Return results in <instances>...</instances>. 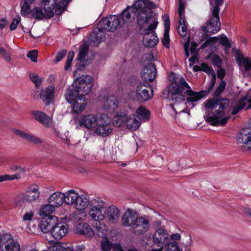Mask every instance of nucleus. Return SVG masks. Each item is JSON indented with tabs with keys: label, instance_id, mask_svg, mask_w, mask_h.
Listing matches in <instances>:
<instances>
[{
	"label": "nucleus",
	"instance_id": "37998d69",
	"mask_svg": "<svg viewBox=\"0 0 251 251\" xmlns=\"http://www.w3.org/2000/svg\"><path fill=\"white\" fill-rule=\"evenodd\" d=\"M42 7H33L31 12L32 17L38 21L42 20L44 18L46 19V13H44Z\"/></svg>",
	"mask_w": 251,
	"mask_h": 251
},
{
	"label": "nucleus",
	"instance_id": "6e6552de",
	"mask_svg": "<svg viewBox=\"0 0 251 251\" xmlns=\"http://www.w3.org/2000/svg\"><path fill=\"white\" fill-rule=\"evenodd\" d=\"M171 240L167 230L162 228L156 229L152 235V241L154 245L158 247V249H161V251L164 247Z\"/></svg>",
	"mask_w": 251,
	"mask_h": 251
},
{
	"label": "nucleus",
	"instance_id": "09e8293b",
	"mask_svg": "<svg viewBox=\"0 0 251 251\" xmlns=\"http://www.w3.org/2000/svg\"><path fill=\"white\" fill-rule=\"evenodd\" d=\"M29 77L31 81L34 84L36 87L38 88L43 81L42 78L40 77L38 75L32 73L29 74Z\"/></svg>",
	"mask_w": 251,
	"mask_h": 251
},
{
	"label": "nucleus",
	"instance_id": "1a4fd4ad",
	"mask_svg": "<svg viewBox=\"0 0 251 251\" xmlns=\"http://www.w3.org/2000/svg\"><path fill=\"white\" fill-rule=\"evenodd\" d=\"M150 222L145 216L136 217L132 222V229L136 235H142L148 231Z\"/></svg>",
	"mask_w": 251,
	"mask_h": 251
},
{
	"label": "nucleus",
	"instance_id": "c756f323",
	"mask_svg": "<svg viewBox=\"0 0 251 251\" xmlns=\"http://www.w3.org/2000/svg\"><path fill=\"white\" fill-rule=\"evenodd\" d=\"M203 93H204L203 90H201L199 92H195L190 87L189 89H186L185 92V93H186L188 96L186 99V101L188 103L198 101L204 96Z\"/></svg>",
	"mask_w": 251,
	"mask_h": 251
},
{
	"label": "nucleus",
	"instance_id": "bf43d9fd",
	"mask_svg": "<svg viewBox=\"0 0 251 251\" xmlns=\"http://www.w3.org/2000/svg\"><path fill=\"white\" fill-rule=\"evenodd\" d=\"M219 43L226 49L230 48L231 45L228 38L224 35H222L219 38Z\"/></svg>",
	"mask_w": 251,
	"mask_h": 251
},
{
	"label": "nucleus",
	"instance_id": "5fc2aeb1",
	"mask_svg": "<svg viewBox=\"0 0 251 251\" xmlns=\"http://www.w3.org/2000/svg\"><path fill=\"white\" fill-rule=\"evenodd\" d=\"M219 40L217 37H212L208 38L201 46V49H204L206 47L212 46L214 43H216Z\"/></svg>",
	"mask_w": 251,
	"mask_h": 251
},
{
	"label": "nucleus",
	"instance_id": "774afa93",
	"mask_svg": "<svg viewBox=\"0 0 251 251\" xmlns=\"http://www.w3.org/2000/svg\"><path fill=\"white\" fill-rule=\"evenodd\" d=\"M0 54H1L3 59L6 62H10L11 61L10 52L6 51L4 49L0 47Z\"/></svg>",
	"mask_w": 251,
	"mask_h": 251
},
{
	"label": "nucleus",
	"instance_id": "864d4df0",
	"mask_svg": "<svg viewBox=\"0 0 251 251\" xmlns=\"http://www.w3.org/2000/svg\"><path fill=\"white\" fill-rule=\"evenodd\" d=\"M21 178V175L19 173L15 174L12 175H4L0 176V182L7 180H13L14 179H19Z\"/></svg>",
	"mask_w": 251,
	"mask_h": 251
},
{
	"label": "nucleus",
	"instance_id": "4be33fe9",
	"mask_svg": "<svg viewBox=\"0 0 251 251\" xmlns=\"http://www.w3.org/2000/svg\"><path fill=\"white\" fill-rule=\"evenodd\" d=\"M56 0H42L41 5L46 13V19H50L54 16V7Z\"/></svg>",
	"mask_w": 251,
	"mask_h": 251
},
{
	"label": "nucleus",
	"instance_id": "aec40b11",
	"mask_svg": "<svg viewBox=\"0 0 251 251\" xmlns=\"http://www.w3.org/2000/svg\"><path fill=\"white\" fill-rule=\"evenodd\" d=\"M105 30L100 28L98 25V27L94 29L92 33L89 35L88 40L92 46H98L105 38Z\"/></svg>",
	"mask_w": 251,
	"mask_h": 251
},
{
	"label": "nucleus",
	"instance_id": "5701e85b",
	"mask_svg": "<svg viewBox=\"0 0 251 251\" xmlns=\"http://www.w3.org/2000/svg\"><path fill=\"white\" fill-rule=\"evenodd\" d=\"M89 49V45L86 42H84L80 46L77 54V59L80 61L79 69H82L85 67V62H86V57L88 55Z\"/></svg>",
	"mask_w": 251,
	"mask_h": 251
},
{
	"label": "nucleus",
	"instance_id": "412c9836",
	"mask_svg": "<svg viewBox=\"0 0 251 251\" xmlns=\"http://www.w3.org/2000/svg\"><path fill=\"white\" fill-rule=\"evenodd\" d=\"M41 99L47 105L52 103L54 97V87L50 86L45 89H42L40 93Z\"/></svg>",
	"mask_w": 251,
	"mask_h": 251
},
{
	"label": "nucleus",
	"instance_id": "13d9d810",
	"mask_svg": "<svg viewBox=\"0 0 251 251\" xmlns=\"http://www.w3.org/2000/svg\"><path fill=\"white\" fill-rule=\"evenodd\" d=\"M74 55L75 53L73 51H70L69 52L67 55V59L64 67V69L66 71L69 70L70 68L73 58L74 57Z\"/></svg>",
	"mask_w": 251,
	"mask_h": 251
},
{
	"label": "nucleus",
	"instance_id": "423d86ee",
	"mask_svg": "<svg viewBox=\"0 0 251 251\" xmlns=\"http://www.w3.org/2000/svg\"><path fill=\"white\" fill-rule=\"evenodd\" d=\"M108 121V117L107 115L101 116L94 132L103 137L109 135L112 132V125L109 123Z\"/></svg>",
	"mask_w": 251,
	"mask_h": 251
},
{
	"label": "nucleus",
	"instance_id": "0eeeda50",
	"mask_svg": "<svg viewBox=\"0 0 251 251\" xmlns=\"http://www.w3.org/2000/svg\"><path fill=\"white\" fill-rule=\"evenodd\" d=\"M119 17L115 15H110L106 18H102L99 22L100 28L109 32L116 30L120 24Z\"/></svg>",
	"mask_w": 251,
	"mask_h": 251
},
{
	"label": "nucleus",
	"instance_id": "39448f33",
	"mask_svg": "<svg viewBox=\"0 0 251 251\" xmlns=\"http://www.w3.org/2000/svg\"><path fill=\"white\" fill-rule=\"evenodd\" d=\"M153 96L152 86L150 83L140 82L136 88L137 100L140 102L149 100Z\"/></svg>",
	"mask_w": 251,
	"mask_h": 251
},
{
	"label": "nucleus",
	"instance_id": "e2e57ef3",
	"mask_svg": "<svg viewBox=\"0 0 251 251\" xmlns=\"http://www.w3.org/2000/svg\"><path fill=\"white\" fill-rule=\"evenodd\" d=\"M201 71L211 75L215 74V73L212 67L208 66L206 63H202L201 64Z\"/></svg>",
	"mask_w": 251,
	"mask_h": 251
},
{
	"label": "nucleus",
	"instance_id": "79ce46f5",
	"mask_svg": "<svg viewBox=\"0 0 251 251\" xmlns=\"http://www.w3.org/2000/svg\"><path fill=\"white\" fill-rule=\"evenodd\" d=\"M238 63L242 62L246 72H249L251 69V60L248 58H245L242 54H238L236 57Z\"/></svg>",
	"mask_w": 251,
	"mask_h": 251
},
{
	"label": "nucleus",
	"instance_id": "6e6d98bb",
	"mask_svg": "<svg viewBox=\"0 0 251 251\" xmlns=\"http://www.w3.org/2000/svg\"><path fill=\"white\" fill-rule=\"evenodd\" d=\"M187 25L188 24L185 20V18H183L182 19H180L179 21V25H181V33H179L180 36H185L187 35Z\"/></svg>",
	"mask_w": 251,
	"mask_h": 251
},
{
	"label": "nucleus",
	"instance_id": "49530a36",
	"mask_svg": "<svg viewBox=\"0 0 251 251\" xmlns=\"http://www.w3.org/2000/svg\"><path fill=\"white\" fill-rule=\"evenodd\" d=\"M68 4H65L64 2L61 0L59 2H57V0H55V4H53L54 7L55 13L56 15H60L62 12L67 9Z\"/></svg>",
	"mask_w": 251,
	"mask_h": 251
},
{
	"label": "nucleus",
	"instance_id": "e433bc0d",
	"mask_svg": "<svg viewBox=\"0 0 251 251\" xmlns=\"http://www.w3.org/2000/svg\"><path fill=\"white\" fill-rule=\"evenodd\" d=\"M93 226L95 228L98 237L102 239L107 237L108 230L105 224H101L100 221H97L93 224Z\"/></svg>",
	"mask_w": 251,
	"mask_h": 251
},
{
	"label": "nucleus",
	"instance_id": "a19ab883",
	"mask_svg": "<svg viewBox=\"0 0 251 251\" xmlns=\"http://www.w3.org/2000/svg\"><path fill=\"white\" fill-rule=\"evenodd\" d=\"M64 196L65 197L64 202L67 204H75L77 200L78 194L76 193L74 190H70L67 193L64 194Z\"/></svg>",
	"mask_w": 251,
	"mask_h": 251
},
{
	"label": "nucleus",
	"instance_id": "bb28decb",
	"mask_svg": "<svg viewBox=\"0 0 251 251\" xmlns=\"http://www.w3.org/2000/svg\"><path fill=\"white\" fill-rule=\"evenodd\" d=\"M165 17L164 19V31L163 34V38L162 39V43L164 47L166 49L170 48V37H169V30L170 27V21L169 16L164 15Z\"/></svg>",
	"mask_w": 251,
	"mask_h": 251
},
{
	"label": "nucleus",
	"instance_id": "9d476101",
	"mask_svg": "<svg viewBox=\"0 0 251 251\" xmlns=\"http://www.w3.org/2000/svg\"><path fill=\"white\" fill-rule=\"evenodd\" d=\"M99 120L100 118L92 114L81 115L77 116L76 119L78 124L88 129L96 127Z\"/></svg>",
	"mask_w": 251,
	"mask_h": 251
},
{
	"label": "nucleus",
	"instance_id": "c9c22d12",
	"mask_svg": "<svg viewBox=\"0 0 251 251\" xmlns=\"http://www.w3.org/2000/svg\"><path fill=\"white\" fill-rule=\"evenodd\" d=\"M128 116L125 112L119 111L113 118V124L115 126L120 127L126 124Z\"/></svg>",
	"mask_w": 251,
	"mask_h": 251
},
{
	"label": "nucleus",
	"instance_id": "cd10ccee",
	"mask_svg": "<svg viewBox=\"0 0 251 251\" xmlns=\"http://www.w3.org/2000/svg\"><path fill=\"white\" fill-rule=\"evenodd\" d=\"M133 6H127L122 12L119 17L120 20L125 23L126 22H132L134 20L135 16L136 15L134 13V10H133Z\"/></svg>",
	"mask_w": 251,
	"mask_h": 251
},
{
	"label": "nucleus",
	"instance_id": "2f4dec72",
	"mask_svg": "<svg viewBox=\"0 0 251 251\" xmlns=\"http://www.w3.org/2000/svg\"><path fill=\"white\" fill-rule=\"evenodd\" d=\"M65 199L64 193L55 192L49 197L48 202L55 207H58L64 202Z\"/></svg>",
	"mask_w": 251,
	"mask_h": 251
},
{
	"label": "nucleus",
	"instance_id": "72a5a7b5",
	"mask_svg": "<svg viewBox=\"0 0 251 251\" xmlns=\"http://www.w3.org/2000/svg\"><path fill=\"white\" fill-rule=\"evenodd\" d=\"M89 204L91 205V201L87 195H78L75 205L77 209L82 210L84 209Z\"/></svg>",
	"mask_w": 251,
	"mask_h": 251
},
{
	"label": "nucleus",
	"instance_id": "c85d7f7f",
	"mask_svg": "<svg viewBox=\"0 0 251 251\" xmlns=\"http://www.w3.org/2000/svg\"><path fill=\"white\" fill-rule=\"evenodd\" d=\"M158 41L159 39L155 32L145 33L143 43L145 46L153 47L158 43Z\"/></svg>",
	"mask_w": 251,
	"mask_h": 251
},
{
	"label": "nucleus",
	"instance_id": "3c124183",
	"mask_svg": "<svg viewBox=\"0 0 251 251\" xmlns=\"http://www.w3.org/2000/svg\"><path fill=\"white\" fill-rule=\"evenodd\" d=\"M31 3L25 2L21 6V14L23 17H25L27 15L31 13L32 9L31 8Z\"/></svg>",
	"mask_w": 251,
	"mask_h": 251
},
{
	"label": "nucleus",
	"instance_id": "58836bf2",
	"mask_svg": "<svg viewBox=\"0 0 251 251\" xmlns=\"http://www.w3.org/2000/svg\"><path fill=\"white\" fill-rule=\"evenodd\" d=\"M134 215L132 211L128 209L127 213H125L122 217L121 223L123 226L125 227H132V222Z\"/></svg>",
	"mask_w": 251,
	"mask_h": 251
},
{
	"label": "nucleus",
	"instance_id": "393cba45",
	"mask_svg": "<svg viewBox=\"0 0 251 251\" xmlns=\"http://www.w3.org/2000/svg\"><path fill=\"white\" fill-rule=\"evenodd\" d=\"M73 102V110L76 114L83 111L87 103V99L84 95H80Z\"/></svg>",
	"mask_w": 251,
	"mask_h": 251
},
{
	"label": "nucleus",
	"instance_id": "473e14b6",
	"mask_svg": "<svg viewBox=\"0 0 251 251\" xmlns=\"http://www.w3.org/2000/svg\"><path fill=\"white\" fill-rule=\"evenodd\" d=\"M32 115L34 119L40 122L44 126H50V118L44 112L39 111H32Z\"/></svg>",
	"mask_w": 251,
	"mask_h": 251
},
{
	"label": "nucleus",
	"instance_id": "ddd939ff",
	"mask_svg": "<svg viewBox=\"0 0 251 251\" xmlns=\"http://www.w3.org/2000/svg\"><path fill=\"white\" fill-rule=\"evenodd\" d=\"M12 132L17 136L22 137L24 139L32 142L36 145L41 144L44 148L49 147V144L42 138L33 135L32 133H27L18 129H13Z\"/></svg>",
	"mask_w": 251,
	"mask_h": 251
},
{
	"label": "nucleus",
	"instance_id": "f03ea898",
	"mask_svg": "<svg viewBox=\"0 0 251 251\" xmlns=\"http://www.w3.org/2000/svg\"><path fill=\"white\" fill-rule=\"evenodd\" d=\"M132 6L140 26L148 23L150 19H155L154 12L151 10L156 8V5L150 0H137Z\"/></svg>",
	"mask_w": 251,
	"mask_h": 251
},
{
	"label": "nucleus",
	"instance_id": "f3484780",
	"mask_svg": "<svg viewBox=\"0 0 251 251\" xmlns=\"http://www.w3.org/2000/svg\"><path fill=\"white\" fill-rule=\"evenodd\" d=\"M93 78L90 75H86L77 83H75V86L78 88L80 95H87L89 93L92 86Z\"/></svg>",
	"mask_w": 251,
	"mask_h": 251
},
{
	"label": "nucleus",
	"instance_id": "052dcab7",
	"mask_svg": "<svg viewBox=\"0 0 251 251\" xmlns=\"http://www.w3.org/2000/svg\"><path fill=\"white\" fill-rule=\"evenodd\" d=\"M49 250L50 251H67V249L60 243H56L49 247Z\"/></svg>",
	"mask_w": 251,
	"mask_h": 251
},
{
	"label": "nucleus",
	"instance_id": "20e7f679",
	"mask_svg": "<svg viewBox=\"0 0 251 251\" xmlns=\"http://www.w3.org/2000/svg\"><path fill=\"white\" fill-rule=\"evenodd\" d=\"M221 23L220 22L219 13L217 14H214L212 11V16L209 20L206 25H203L201 26L202 30L204 33L202 36V40L208 38L211 33L215 34L220 30Z\"/></svg>",
	"mask_w": 251,
	"mask_h": 251
},
{
	"label": "nucleus",
	"instance_id": "de8ad7c7",
	"mask_svg": "<svg viewBox=\"0 0 251 251\" xmlns=\"http://www.w3.org/2000/svg\"><path fill=\"white\" fill-rule=\"evenodd\" d=\"M165 251H182L180 249L177 245V243L176 241L169 242L164 247Z\"/></svg>",
	"mask_w": 251,
	"mask_h": 251
},
{
	"label": "nucleus",
	"instance_id": "7c9ffc66",
	"mask_svg": "<svg viewBox=\"0 0 251 251\" xmlns=\"http://www.w3.org/2000/svg\"><path fill=\"white\" fill-rule=\"evenodd\" d=\"M80 96L78 91V88H76L75 84H72L68 87L65 94L66 100L70 103L73 101Z\"/></svg>",
	"mask_w": 251,
	"mask_h": 251
},
{
	"label": "nucleus",
	"instance_id": "dca6fc26",
	"mask_svg": "<svg viewBox=\"0 0 251 251\" xmlns=\"http://www.w3.org/2000/svg\"><path fill=\"white\" fill-rule=\"evenodd\" d=\"M237 141L243 144L246 150L251 151V127L243 128L237 135Z\"/></svg>",
	"mask_w": 251,
	"mask_h": 251
},
{
	"label": "nucleus",
	"instance_id": "603ef678",
	"mask_svg": "<svg viewBox=\"0 0 251 251\" xmlns=\"http://www.w3.org/2000/svg\"><path fill=\"white\" fill-rule=\"evenodd\" d=\"M100 247L102 251H109L112 248V244L107 237H105L102 239Z\"/></svg>",
	"mask_w": 251,
	"mask_h": 251
},
{
	"label": "nucleus",
	"instance_id": "a878e982",
	"mask_svg": "<svg viewBox=\"0 0 251 251\" xmlns=\"http://www.w3.org/2000/svg\"><path fill=\"white\" fill-rule=\"evenodd\" d=\"M118 105L116 97L113 95L108 96L105 100L103 104V109L108 113H113Z\"/></svg>",
	"mask_w": 251,
	"mask_h": 251
},
{
	"label": "nucleus",
	"instance_id": "9b49d317",
	"mask_svg": "<svg viewBox=\"0 0 251 251\" xmlns=\"http://www.w3.org/2000/svg\"><path fill=\"white\" fill-rule=\"evenodd\" d=\"M91 208L89 214L95 222L101 221L104 220L103 212L104 207L102 201L96 200L91 201Z\"/></svg>",
	"mask_w": 251,
	"mask_h": 251
},
{
	"label": "nucleus",
	"instance_id": "f257e3e1",
	"mask_svg": "<svg viewBox=\"0 0 251 251\" xmlns=\"http://www.w3.org/2000/svg\"><path fill=\"white\" fill-rule=\"evenodd\" d=\"M226 86V81L221 80L213 93V98L208 99L203 103L205 109H210L212 113L215 115L225 116V110L229 104L228 98L220 96L221 94L225 90Z\"/></svg>",
	"mask_w": 251,
	"mask_h": 251
},
{
	"label": "nucleus",
	"instance_id": "f8f14e48",
	"mask_svg": "<svg viewBox=\"0 0 251 251\" xmlns=\"http://www.w3.org/2000/svg\"><path fill=\"white\" fill-rule=\"evenodd\" d=\"M0 250L1 251H20V246L18 242L13 239L11 235L5 234L1 237Z\"/></svg>",
	"mask_w": 251,
	"mask_h": 251
},
{
	"label": "nucleus",
	"instance_id": "7ed1b4c3",
	"mask_svg": "<svg viewBox=\"0 0 251 251\" xmlns=\"http://www.w3.org/2000/svg\"><path fill=\"white\" fill-rule=\"evenodd\" d=\"M40 228L45 233L50 231L52 236L56 240L62 239L68 230L67 224L65 222H58L57 217H49L42 220Z\"/></svg>",
	"mask_w": 251,
	"mask_h": 251
},
{
	"label": "nucleus",
	"instance_id": "4d7b16f0",
	"mask_svg": "<svg viewBox=\"0 0 251 251\" xmlns=\"http://www.w3.org/2000/svg\"><path fill=\"white\" fill-rule=\"evenodd\" d=\"M213 116H209L205 119L207 122L211 123V125L213 126H218L219 124V118L223 117V116H220L218 115H215L213 113Z\"/></svg>",
	"mask_w": 251,
	"mask_h": 251
},
{
	"label": "nucleus",
	"instance_id": "6ab92c4d",
	"mask_svg": "<svg viewBox=\"0 0 251 251\" xmlns=\"http://www.w3.org/2000/svg\"><path fill=\"white\" fill-rule=\"evenodd\" d=\"M39 191L37 185H32L28 188L26 194L25 195H20L17 196V199L21 202H24L25 200L31 202L36 201L39 198Z\"/></svg>",
	"mask_w": 251,
	"mask_h": 251
},
{
	"label": "nucleus",
	"instance_id": "ea45409f",
	"mask_svg": "<svg viewBox=\"0 0 251 251\" xmlns=\"http://www.w3.org/2000/svg\"><path fill=\"white\" fill-rule=\"evenodd\" d=\"M55 207L54 205H53L51 203L46 204L42 207L40 209V215L44 216L42 220L48 218L49 217H56V216L51 215V214L54 211Z\"/></svg>",
	"mask_w": 251,
	"mask_h": 251
},
{
	"label": "nucleus",
	"instance_id": "4c0bfd02",
	"mask_svg": "<svg viewBox=\"0 0 251 251\" xmlns=\"http://www.w3.org/2000/svg\"><path fill=\"white\" fill-rule=\"evenodd\" d=\"M137 115V118L141 122L143 121L144 122H147L150 118V111L142 106H139L136 111Z\"/></svg>",
	"mask_w": 251,
	"mask_h": 251
},
{
	"label": "nucleus",
	"instance_id": "a18cd8bd",
	"mask_svg": "<svg viewBox=\"0 0 251 251\" xmlns=\"http://www.w3.org/2000/svg\"><path fill=\"white\" fill-rule=\"evenodd\" d=\"M154 19L153 18L150 19V20L153 23L151 24L148 26L145 29V33L148 32V33H151V32H155L154 31L157 27L158 22H157V16L156 13H154Z\"/></svg>",
	"mask_w": 251,
	"mask_h": 251
},
{
	"label": "nucleus",
	"instance_id": "4468645a",
	"mask_svg": "<svg viewBox=\"0 0 251 251\" xmlns=\"http://www.w3.org/2000/svg\"><path fill=\"white\" fill-rule=\"evenodd\" d=\"M157 71L155 65L152 63H149L146 65L142 70L141 77L143 83H150L152 82L155 78Z\"/></svg>",
	"mask_w": 251,
	"mask_h": 251
},
{
	"label": "nucleus",
	"instance_id": "a211bd4d",
	"mask_svg": "<svg viewBox=\"0 0 251 251\" xmlns=\"http://www.w3.org/2000/svg\"><path fill=\"white\" fill-rule=\"evenodd\" d=\"M104 219L109 224H116L120 217V210L113 205H110L107 208L104 207L103 212Z\"/></svg>",
	"mask_w": 251,
	"mask_h": 251
},
{
	"label": "nucleus",
	"instance_id": "c03bdc74",
	"mask_svg": "<svg viewBox=\"0 0 251 251\" xmlns=\"http://www.w3.org/2000/svg\"><path fill=\"white\" fill-rule=\"evenodd\" d=\"M193 241L190 234H186L181 240V244L184 248L185 251H190L192 246Z\"/></svg>",
	"mask_w": 251,
	"mask_h": 251
},
{
	"label": "nucleus",
	"instance_id": "0e129e2a",
	"mask_svg": "<svg viewBox=\"0 0 251 251\" xmlns=\"http://www.w3.org/2000/svg\"><path fill=\"white\" fill-rule=\"evenodd\" d=\"M21 19L19 15H17L13 19L12 22L9 25L10 30H14L17 28L18 25L21 22Z\"/></svg>",
	"mask_w": 251,
	"mask_h": 251
},
{
	"label": "nucleus",
	"instance_id": "8fccbe9b",
	"mask_svg": "<svg viewBox=\"0 0 251 251\" xmlns=\"http://www.w3.org/2000/svg\"><path fill=\"white\" fill-rule=\"evenodd\" d=\"M171 94V99L174 104H177L182 102L185 99L184 94Z\"/></svg>",
	"mask_w": 251,
	"mask_h": 251
},
{
	"label": "nucleus",
	"instance_id": "69168bd1",
	"mask_svg": "<svg viewBox=\"0 0 251 251\" xmlns=\"http://www.w3.org/2000/svg\"><path fill=\"white\" fill-rule=\"evenodd\" d=\"M248 99V96H243L236 103V105L239 109L242 110L245 107L246 105V101Z\"/></svg>",
	"mask_w": 251,
	"mask_h": 251
},
{
	"label": "nucleus",
	"instance_id": "f704fd0d",
	"mask_svg": "<svg viewBox=\"0 0 251 251\" xmlns=\"http://www.w3.org/2000/svg\"><path fill=\"white\" fill-rule=\"evenodd\" d=\"M126 125L128 129L134 131L139 128L140 121L135 115H130L127 117Z\"/></svg>",
	"mask_w": 251,
	"mask_h": 251
},
{
	"label": "nucleus",
	"instance_id": "b1692460",
	"mask_svg": "<svg viewBox=\"0 0 251 251\" xmlns=\"http://www.w3.org/2000/svg\"><path fill=\"white\" fill-rule=\"evenodd\" d=\"M75 229L76 233L79 235H85L87 237H92L94 235V232L89 225L85 222L78 224Z\"/></svg>",
	"mask_w": 251,
	"mask_h": 251
},
{
	"label": "nucleus",
	"instance_id": "2eb2a0df",
	"mask_svg": "<svg viewBox=\"0 0 251 251\" xmlns=\"http://www.w3.org/2000/svg\"><path fill=\"white\" fill-rule=\"evenodd\" d=\"M190 86L185 79L181 77L177 81H173L169 86V93L173 94H185L186 89H189Z\"/></svg>",
	"mask_w": 251,
	"mask_h": 251
},
{
	"label": "nucleus",
	"instance_id": "680f3d73",
	"mask_svg": "<svg viewBox=\"0 0 251 251\" xmlns=\"http://www.w3.org/2000/svg\"><path fill=\"white\" fill-rule=\"evenodd\" d=\"M212 64L218 68L221 67L223 64L222 58L217 54H214L212 58Z\"/></svg>",
	"mask_w": 251,
	"mask_h": 251
},
{
	"label": "nucleus",
	"instance_id": "338daca9",
	"mask_svg": "<svg viewBox=\"0 0 251 251\" xmlns=\"http://www.w3.org/2000/svg\"><path fill=\"white\" fill-rule=\"evenodd\" d=\"M26 56L30 59L31 61L36 62L37 61L38 51L35 50H31L28 52Z\"/></svg>",
	"mask_w": 251,
	"mask_h": 251
}]
</instances>
